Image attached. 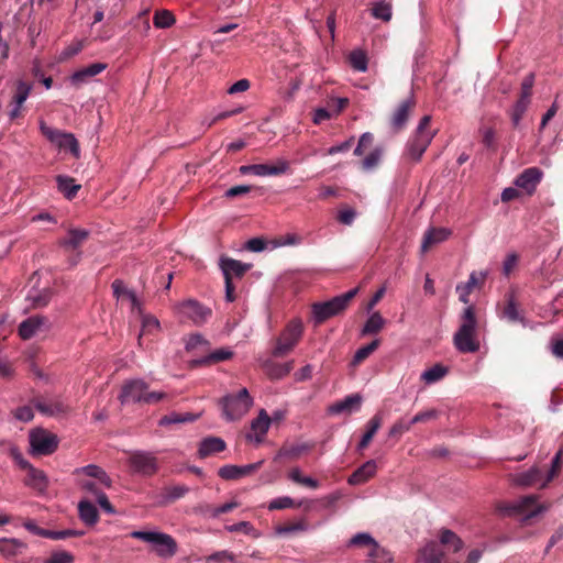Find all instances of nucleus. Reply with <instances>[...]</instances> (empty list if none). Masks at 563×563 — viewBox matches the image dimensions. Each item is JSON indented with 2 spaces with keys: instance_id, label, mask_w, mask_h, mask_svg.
Returning <instances> with one entry per match:
<instances>
[{
  "instance_id": "nucleus-1",
  "label": "nucleus",
  "mask_w": 563,
  "mask_h": 563,
  "mask_svg": "<svg viewBox=\"0 0 563 563\" xmlns=\"http://www.w3.org/2000/svg\"><path fill=\"white\" fill-rule=\"evenodd\" d=\"M478 322L475 307H466L460 318V327L453 335V344L461 353H476L479 347L477 338Z\"/></svg>"
},
{
  "instance_id": "nucleus-2",
  "label": "nucleus",
  "mask_w": 563,
  "mask_h": 563,
  "mask_svg": "<svg viewBox=\"0 0 563 563\" xmlns=\"http://www.w3.org/2000/svg\"><path fill=\"white\" fill-rule=\"evenodd\" d=\"M550 505L539 504L537 495H527L514 503H500L497 509L509 517L523 516L522 521L528 522L530 519L547 511Z\"/></svg>"
},
{
  "instance_id": "nucleus-3",
  "label": "nucleus",
  "mask_w": 563,
  "mask_h": 563,
  "mask_svg": "<svg viewBox=\"0 0 563 563\" xmlns=\"http://www.w3.org/2000/svg\"><path fill=\"white\" fill-rule=\"evenodd\" d=\"M357 291L358 288H354L328 301L314 302L312 305V313L316 323H323L328 319L343 312L347 308L352 299L356 296Z\"/></svg>"
},
{
  "instance_id": "nucleus-4",
  "label": "nucleus",
  "mask_w": 563,
  "mask_h": 563,
  "mask_svg": "<svg viewBox=\"0 0 563 563\" xmlns=\"http://www.w3.org/2000/svg\"><path fill=\"white\" fill-rule=\"evenodd\" d=\"M222 409V416L228 421L241 419L252 407L253 399L246 388H242L238 394H229L219 400Z\"/></svg>"
},
{
  "instance_id": "nucleus-5",
  "label": "nucleus",
  "mask_w": 563,
  "mask_h": 563,
  "mask_svg": "<svg viewBox=\"0 0 563 563\" xmlns=\"http://www.w3.org/2000/svg\"><path fill=\"white\" fill-rule=\"evenodd\" d=\"M130 537L153 544L154 551L161 558H172L177 552V542L167 533L155 531H132Z\"/></svg>"
},
{
  "instance_id": "nucleus-6",
  "label": "nucleus",
  "mask_w": 563,
  "mask_h": 563,
  "mask_svg": "<svg viewBox=\"0 0 563 563\" xmlns=\"http://www.w3.org/2000/svg\"><path fill=\"white\" fill-rule=\"evenodd\" d=\"M303 327L300 320H291L276 340L273 356L283 357L290 353L301 339Z\"/></svg>"
},
{
  "instance_id": "nucleus-7",
  "label": "nucleus",
  "mask_w": 563,
  "mask_h": 563,
  "mask_svg": "<svg viewBox=\"0 0 563 563\" xmlns=\"http://www.w3.org/2000/svg\"><path fill=\"white\" fill-rule=\"evenodd\" d=\"M30 444L33 453L49 455L57 450L58 439L54 433L45 429H35L30 433Z\"/></svg>"
},
{
  "instance_id": "nucleus-8",
  "label": "nucleus",
  "mask_w": 563,
  "mask_h": 563,
  "mask_svg": "<svg viewBox=\"0 0 563 563\" xmlns=\"http://www.w3.org/2000/svg\"><path fill=\"white\" fill-rule=\"evenodd\" d=\"M89 231L85 229H69L67 234L58 241L59 246L65 249V251L76 252L75 255L69 257V263L71 266L77 265L80 260L81 252L79 249L84 245V243L89 238Z\"/></svg>"
},
{
  "instance_id": "nucleus-9",
  "label": "nucleus",
  "mask_w": 563,
  "mask_h": 563,
  "mask_svg": "<svg viewBox=\"0 0 563 563\" xmlns=\"http://www.w3.org/2000/svg\"><path fill=\"white\" fill-rule=\"evenodd\" d=\"M177 309L183 318L189 319L197 325L205 323L212 314L210 308L194 299H188L179 303Z\"/></svg>"
},
{
  "instance_id": "nucleus-10",
  "label": "nucleus",
  "mask_w": 563,
  "mask_h": 563,
  "mask_svg": "<svg viewBox=\"0 0 563 563\" xmlns=\"http://www.w3.org/2000/svg\"><path fill=\"white\" fill-rule=\"evenodd\" d=\"M52 328L51 320L41 314L31 316L19 325V335L23 340H30L38 333H46Z\"/></svg>"
},
{
  "instance_id": "nucleus-11",
  "label": "nucleus",
  "mask_w": 563,
  "mask_h": 563,
  "mask_svg": "<svg viewBox=\"0 0 563 563\" xmlns=\"http://www.w3.org/2000/svg\"><path fill=\"white\" fill-rule=\"evenodd\" d=\"M129 463L134 472L144 476H152L158 471L157 459L148 452H133L130 455Z\"/></svg>"
},
{
  "instance_id": "nucleus-12",
  "label": "nucleus",
  "mask_w": 563,
  "mask_h": 563,
  "mask_svg": "<svg viewBox=\"0 0 563 563\" xmlns=\"http://www.w3.org/2000/svg\"><path fill=\"white\" fill-rule=\"evenodd\" d=\"M31 405L44 416L54 417L66 413L69 408L59 398L48 399L44 396H34Z\"/></svg>"
},
{
  "instance_id": "nucleus-13",
  "label": "nucleus",
  "mask_w": 563,
  "mask_h": 563,
  "mask_svg": "<svg viewBox=\"0 0 563 563\" xmlns=\"http://www.w3.org/2000/svg\"><path fill=\"white\" fill-rule=\"evenodd\" d=\"M148 385L142 379H133L123 384L119 400L121 404L143 402Z\"/></svg>"
},
{
  "instance_id": "nucleus-14",
  "label": "nucleus",
  "mask_w": 563,
  "mask_h": 563,
  "mask_svg": "<svg viewBox=\"0 0 563 563\" xmlns=\"http://www.w3.org/2000/svg\"><path fill=\"white\" fill-rule=\"evenodd\" d=\"M219 266L223 273L224 280L230 282H233L234 278H242L252 268V264L242 263L227 256L220 257Z\"/></svg>"
},
{
  "instance_id": "nucleus-15",
  "label": "nucleus",
  "mask_w": 563,
  "mask_h": 563,
  "mask_svg": "<svg viewBox=\"0 0 563 563\" xmlns=\"http://www.w3.org/2000/svg\"><path fill=\"white\" fill-rule=\"evenodd\" d=\"M543 173L538 167L526 168L515 179V185L522 189L527 195L531 196L534 194L538 185L542 179Z\"/></svg>"
},
{
  "instance_id": "nucleus-16",
  "label": "nucleus",
  "mask_w": 563,
  "mask_h": 563,
  "mask_svg": "<svg viewBox=\"0 0 563 563\" xmlns=\"http://www.w3.org/2000/svg\"><path fill=\"white\" fill-rule=\"evenodd\" d=\"M415 106H416V101H415V98L411 96V97L407 98L406 100H404L396 108V110L394 111V113L391 114V118H390V125H391L393 130L399 131L406 125V123L409 119V115H410L411 111L413 110Z\"/></svg>"
},
{
  "instance_id": "nucleus-17",
  "label": "nucleus",
  "mask_w": 563,
  "mask_h": 563,
  "mask_svg": "<svg viewBox=\"0 0 563 563\" xmlns=\"http://www.w3.org/2000/svg\"><path fill=\"white\" fill-rule=\"evenodd\" d=\"M19 464L22 468L27 471L26 477L24 479L25 485L38 492H44L47 487V478L44 472L33 467L25 460H21Z\"/></svg>"
},
{
  "instance_id": "nucleus-18",
  "label": "nucleus",
  "mask_w": 563,
  "mask_h": 563,
  "mask_svg": "<svg viewBox=\"0 0 563 563\" xmlns=\"http://www.w3.org/2000/svg\"><path fill=\"white\" fill-rule=\"evenodd\" d=\"M262 464H263V461L243 465V466L224 465L219 468L218 475L221 478L227 479V481L238 479V478L250 475L253 472L257 471Z\"/></svg>"
},
{
  "instance_id": "nucleus-19",
  "label": "nucleus",
  "mask_w": 563,
  "mask_h": 563,
  "mask_svg": "<svg viewBox=\"0 0 563 563\" xmlns=\"http://www.w3.org/2000/svg\"><path fill=\"white\" fill-rule=\"evenodd\" d=\"M31 90L32 86L30 84L23 80H19L16 82V91L12 98V109L9 112V117L11 120H14L20 115L21 108L24 101L27 99Z\"/></svg>"
},
{
  "instance_id": "nucleus-20",
  "label": "nucleus",
  "mask_w": 563,
  "mask_h": 563,
  "mask_svg": "<svg viewBox=\"0 0 563 563\" xmlns=\"http://www.w3.org/2000/svg\"><path fill=\"white\" fill-rule=\"evenodd\" d=\"M451 234V230L446 228H430L423 235L421 252H428L432 246L448 240Z\"/></svg>"
},
{
  "instance_id": "nucleus-21",
  "label": "nucleus",
  "mask_w": 563,
  "mask_h": 563,
  "mask_svg": "<svg viewBox=\"0 0 563 563\" xmlns=\"http://www.w3.org/2000/svg\"><path fill=\"white\" fill-rule=\"evenodd\" d=\"M289 169V162L277 159L273 163L254 164L255 176H279L286 174Z\"/></svg>"
},
{
  "instance_id": "nucleus-22",
  "label": "nucleus",
  "mask_w": 563,
  "mask_h": 563,
  "mask_svg": "<svg viewBox=\"0 0 563 563\" xmlns=\"http://www.w3.org/2000/svg\"><path fill=\"white\" fill-rule=\"evenodd\" d=\"M376 462L374 460H369L350 475V477L347 478V483L350 485L364 484L376 474Z\"/></svg>"
},
{
  "instance_id": "nucleus-23",
  "label": "nucleus",
  "mask_w": 563,
  "mask_h": 563,
  "mask_svg": "<svg viewBox=\"0 0 563 563\" xmlns=\"http://www.w3.org/2000/svg\"><path fill=\"white\" fill-rule=\"evenodd\" d=\"M362 397L358 394H352L346 396L343 400L336 401L329 407V412L332 415H339L342 412H351L357 410L361 407Z\"/></svg>"
},
{
  "instance_id": "nucleus-24",
  "label": "nucleus",
  "mask_w": 563,
  "mask_h": 563,
  "mask_svg": "<svg viewBox=\"0 0 563 563\" xmlns=\"http://www.w3.org/2000/svg\"><path fill=\"white\" fill-rule=\"evenodd\" d=\"M189 492V487L186 485L167 486L163 488L161 493L159 506H167L174 501L183 498Z\"/></svg>"
},
{
  "instance_id": "nucleus-25",
  "label": "nucleus",
  "mask_w": 563,
  "mask_h": 563,
  "mask_svg": "<svg viewBox=\"0 0 563 563\" xmlns=\"http://www.w3.org/2000/svg\"><path fill=\"white\" fill-rule=\"evenodd\" d=\"M352 545L358 547H369L368 558L375 560L379 556V553L384 550L378 545V543L368 534V533H357L351 539Z\"/></svg>"
},
{
  "instance_id": "nucleus-26",
  "label": "nucleus",
  "mask_w": 563,
  "mask_h": 563,
  "mask_svg": "<svg viewBox=\"0 0 563 563\" xmlns=\"http://www.w3.org/2000/svg\"><path fill=\"white\" fill-rule=\"evenodd\" d=\"M225 449V442L217 437H209L201 441L198 454L205 459L211 454L222 452Z\"/></svg>"
},
{
  "instance_id": "nucleus-27",
  "label": "nucleus",
  "mask_w": 563,
  "mask_h": 563,
  "mask_svg": "<svg viewBox=\"0 0 563 563\" xmlns=\"http://www.w3.org/2000/svg\"><path fill=\"white\" fill-rule=\"evenodd\" d=\"M263 368L271 379H280L290 373L292 362L280 364L267 360L264 362Z\"/></svg>"
},
{
  "instance_id": "nucleus-28",
  "label": "nucleus",
  "mask_w": 563,
  "mask_h": 563,
  "mask_svg": "<svg viewBox=\"0 0 563 563\" xmlns=\"http://www.w3.org/2000/svg\"><path fill=\"white\" fill-rule=\"evenodd\" d=\"M232 356H233V352L230 351L229 349H219V350H216V351L209 353L208 355H206L201 358L194 360L191 362V364L195 367L210 365V364H216L219 362L230 360Z\"/></svg>"
},
{
  "instance_id": "nucleus-29",
  "label": "nucleus",
  "mask_w": 563,
  "mask_h": 563,
  "mask_svg": "<svg viewBox=\"0 0 563 563\" xmlns=\"http://www.w3.org/2000/svg\"><path fill=\"white\" fill-rule=\"evenodd\" d=\"M107 67L106 64L102 63H95L89 65L88 67H85L82 69H79L73 74L70 77V80L74 85L79 86L82 82L87 80V78L93 77L98 74H100L102 70H104Z\"/></svg>"
},
{
  "instance_id": "nucleus-30",
  "label": "nucleus",
  "mask_w": 563,
  "mask_h": 563,
  "mask_svg": "<svg viewBox=\"0 0 563 563\" xmlns=\"http://www.w3.org/2000/svg\"><path fill=\"white\" fill-rule=\"evenodd\" d=\"M382 423H383V418H382L380 413H376L374 417H372L369 419V421L367 422V430L363 434V437L357 445L358 451H363L364 449H366L368 446V444L373 440L374 435L382 427Z\"/></svg>"
},
{
  "instance_id": "nucleus-31",
  "label": "nucleus",
  "mask_w": 563,
  "mask_h": 563,
  "mask_svg": "<svg viewBox=\"0 0 563 563\" xmlns=\"http://www.w3.org/2000/svg\"><path fill=\"white\" fill-rule=\"evenodd\" d=\"M542 479V473L539 467L533 466L527 472L516 475L515 483L518 486L530 487L539 484Z\"/></svg>"
},
{
  "instance_id": "nucleus-32",
  "label": "nucleus",
  "mask_w": 563,
  "mask_h": 563,
  "mask_svg": "<svg viewBox=\"0 0 563 563\" xmlns=\"http://www.w3.org/2000/svg\"><path fill=\"white\" fill-rule=\"evenodd\" d=\"M76 472L78 474H85V475H87L90 478L97 479L99 484H101V485H103L106 487H110L111 486L112 482H111L110 477L98 465L90 464V465L84 466L81 468H78Z\"/></svg>"
},
{
  "instance_id": "nucleus-33",
  "label": "nucleus",
  "mask_w": 563,
  "mask_h": 563,
  "mask_svg": "<svg viewBox=\"0 0 563 563\" xmlns=\"http://www.w3.org/2000/svg\"><path fill=\"white\" fill-rule=\"evenodd\" d=\"M79 518L89 526L97 523L99 514L96 506L89 500H81L78 505Z\"/></svg>"
},
{
  "instance_id": "nucleus-34",
  "label": "nucleus",
  "mask_w": 563,
  "mask_h": 563,
  "mask_svg": "<svg viewBox=\"0 0 563 563\" xmlns=\"http://www.w3.org/2000/svg\"><path fill=\"white\" fill-rule=\"evenodd\" d=\"M26 544L18 539H2L0 541V553L9 559L20 554Z\"/></svg>"
},
{
  "instance_id": "nucleus-35",
  "label": "nucleus",
  "mask_w": 563,
  "mask_h": 563,
  "mask_svg": "<svg viewBox=\"0 0 563 563\" xmlns=\"http://www.w3.org/2000/svg\"><path fill=\"white\" fill-rule=\"evenodd\" d=\"M57 188L58 190L67 198L73 199L76 197L78 190L81 188L80 185L75 183L74 178L67 176H57L56 177Z\"/></svg>"
},
{
  "instance_id": "nucleus-36",
  "label": "nucleus",
  "mask_w": 563,
  "mask_h": 563,
  "mask_svg": "<svg viewBox=\"0 0 563 563\" xmlns=\"http://www.w3.org/2000/svg\"><path fill=\"white\" fill-rule=\"evenodd\" d=\"M440 542L443 545H451L454 553L460 552L464 548L463 540L452 530L443 528L439 533Z\"/></svg>"
},
{
  "instance_id": "nucleus-37",
  "label": "nucleus",
  "mask_w": 563,
  "mask_h": 563,
  "mask_svg": "<svg viewBox=\"0 0 563 563\" xmlns=\"http://www.w3.org/2000/svg\"><path fill=\"white\" fill-rule=\"evenodd\" d=\"M443 556V551L434 542H431L421 550L420 563H441Z\"/></svg>"
},
{
  "instance_id": "nucleus-38",
  "label": "nucleus",
  "mask_w": 563,
  "mask_h": 563,
  "mask_svg": "<svg viewBox=\"0 0 563 563\" xmlns=\"http://www.w3.org/2000/svg\"><path fill=\"white\" fill-rule=\"evenodd\" d=\"M40 129L44 137L48 141H77L74 134L65 133L52 126H48L44 121L40 122Z\"/></svg>"
},
{
  "instance_id": "nucleus-39",
  "label": "nucleus",
  "mask_w": 563,
  "mask_h": 563,
  "mask_svg": "<svg viewBox=\"0 0 563 563\" xmlns=\"http://www.w3.org/2000/svg\"><path fill=\"white\" fill-rule=\"evenodd\" d=\"M271 418L267 412L262 409L256 419L252 421L251 428L256 433L257 441L264 437L269 428Z\"/></svg>"
},
{
  "instance_id": "nucleus-40",
  "label": "nucleus",
  "mask_w": 563,
  "mask_h": 563,
  "mask_svg": "<svg viewBox=\"0 0 563 563\" xmlns=\"http://www.w3.org/2000/svg\"><path fill=\"white\" fill-rule=\"evenodd\" d=\"M501 316H503V318L507 319L509 322H518V321L522 322L523 321V318L519 313L514 295L507 296L506 303L503 308Z\"/></svg>"
},
{
  "instance_id": "nucleus-41",
  "label": "nucleus",
  "mask_w": 563,
  "mask_h": 563,
  "mask_svg": "<svg viewBox=\"0 0 563 563\" xmlns=\"http://www.w3.org/2000/svg\"><path fill=\"white\" fill-rule=\"evenodd\" d=\"M431 117L424 115L416 130V135L420 141H431L437 135V130L430 128Z\"/></svg>"
},
{
  "instance_id": "nucleus-42",
  "label": "nucleus",
  "mask_w": 563,
  "mask_h": 563,
  "mask_svg": "<svg viewBox=\"0 0 563 563\" xmlns=\"http://www.w3.org/2000/svg\"><path fill=\"white\" fill-rule=\"evenodd\" d=\"M448 374V368L441 364H435L431 368L424 371L421 375V379L427 384H433L439 382Z\"/></svg>"
},
{
  "instance_id": "nucleus-43",
  "label": "nucleus",
  "mask_w": 563,
  "mask_h": 563,
  "mask_svg": "<svg viewBox=\"0 0 563 563\" xmlns=\"http://www.w3.org/2000/svg\"><path fill=\"white\" fill-rule=\"evenodd\" d=\"M384 325V319L378 312H374L366 321L363 327V334H375L382 330Z\"/></svg>"
},
{
  "instance_id": "nucleus-44",
  "label": "nucleus",
  "mask_w": 563,
  "mask_h": 563,
  "mask_svg": "<svg viewBox=\"0 0 563 563\" xmlns=\"http://www.w3.org/2000/svg\"><path fill=\"white\" fill-rule=\"evenodd\" d=\"M378 345H379V341L374 340L371 343H368L367 345L360 347L354 354L352 364L358 365L362 362H364L374 351L377 350Z\"/></svg>"
},
{
  "instance_id": "nucleus-45",
  "label": "nucleus",
  "mask_w": 563,
  "mask_h": 563,
  "mask_svg": "<svg viewBox=\"0 0 563 563\" xmlns=\"http://www.w3.org/2000/svg\"><path fill=\"white\" fill-rule=\"evenodd\" d=\"M372 15L385 22L391 19V4L385 1L377 2L372 8Z\"/></svg>"
},
{
  "instance_id": "nucleus-46",
  "label": "nucleus",
  "mask_w": 563,
  "mask_h": 563,
  "mask_svg": "<svg viewBox=\"0 0 563 563\" xmlns=\"http://www.w3.org/2000/svg\"><path fill=\"white\" fill-rule=\"evenodd\" d=\"M351 66L357 71H365L367 69V56L363 51H353L350 56Z\"/></svg>"
},
{
  "instance_id": "nucleus-47",
  "label": "nucleus",
  "mask_w": 563,
  "mask_h": 563,
  "mask_svg": "<svg viewBox=\"0 0 563 563\" xmlns=\"http://www.w3.org/2000/svg\"><path fill=\"white\" fill-rule=\"evenodd\" d=\"M530 101L519 98L511 111V121L515 128L519 126L520 120L527 111Z\"/></svg>"
},
{
  "instance_id": "nucleus-48",
  "label": "nucleus",
  "mask_w": 563,
  "mask_h": 563,
  "mask_svg": "<svg viewBox=\"0 0 563 563\" xmlns=\"http://www.w3.org/2000/svg\"><path fill=\"white\" fill-rule=\"evenodd\" d=\"M175 23V18L167 10L157 11L154 15V25L158 29H166Z\"/></svg>"
},
{
  "instance_id": "nucleus-49",
  "label": "nucleus",
  "mask_w": 563,
  "mask_h": 563,
  "mask_svg": "<svg viewBox=\"0 0 563 563\" xmlns=\"http://www.w3.org/2000/svg\"><path fill=\"white\" fill-rule=\"evenodd\" d=\"M194 420H195V416H192L191 413L183 415V413L172 412V413L166 415L159 419V426H168L172 423L188 422V421H194Z\"/></svg>"
},
{
  "instance_id": "nucleus-50",
  "label": "nucleus",
  "mask_w": 563,
  "mask_h": 563,
  "mask_svg": "<svg viewBox=\"0 0 563 563\" xmlns=\"http://www.w3.org/2000/svg\"><path fill=\"white\" fill-rule=\"evenodd\" d=\"M383 151L379 147H376L367 153L365 158L362 162V167L364 170H371L375 168L382 157Z\"/></svg>"
},
{
  "instance_id": "nucleus-51",
  "label": "nucleus",
  "mask_w": 563,
  "mask_h": 563,
  "mask_svg": "<svg viewBox=\"0 0 563 563\" xmlns=\"http://www.w3.org/2000/svg\"><path fill=\"white\" fill-rule=\"evenodd\" d=\"M82 531L73 530V529H66L60 531H54V530H45L44 538L52 539V540H63L67 538L73 537H80L82 536Z\"/></svg>"
},
{
  "instance_id": "nucleus-52",
  "label": "nucleus",
  "mask_w": 563,
  "mask_h": 563,
  "mask_svg": "<svg viewBox=\"0 0 563 563\" xmlns=\"http://www.w3.org/2000/svg\"><path fill=\"white\" fill-rule=\"evenodd\" d=\"M411 427V420L406 422L404 419H399L389 429L388 437L398 440L405 432H408Z\"/></svg>"
},
{
  "instance_id": "nucleus-53",
  "label": "nucleus",
  "mask_w": 563,
  "mask_h": 563,
  "mask_svg": "<svg viewBox=\"0 0 563 563\" xmlns=\"http://www.w3.org/2000/svg\"><path fill=\"white\" fill-rule=\"evenodd\" d=\"M239 507L238 501H230L225 503L219 507H212L210 505L206 506V514H208L210 517L217 518L222 514H227L232 511L233 509Z\"/></svg>"
},
{
  "instance_id": "nucleus-54",
  "label": "nucleus",
  "mask_w": 563,
  "mask_h": 563,
  "mask_svg": "<svg viewBox=\"0 0 563 563\" xmlns=\"http://www.w3.org/2000/svg\"><path fill=\"white\" fill-rule=\"evenodd\" d=\"M227 530L230 532H242L244 534L252 536L253 538L258 537V533L256 532L255 528L249 521H240L238 523L228 526Z\"/></svg>"
},
{
  "instance_id": "nucleus-55",
  "label": "nucleus",
  "mask_w": 563,
  "mask_h": 563,
  "mask_svg": "<svg viewBox=\"0 0 563 563\" xmlns=\"http://www.w3.org/2000/svg\"><path fill=\"white\" fill-rule=\"evenodd\" d=\"M301 503L296 504L295 500L288 496L278 497L273 499L269 505V510H279V509H286V508H292V507H299Z\"/></svg>"
},
{
  "instance_id": "nucleus-56",
  "label": "nucleus",
  "mask_w": 563,
  "mask_h": 563,
  "mask_svg": "<svg viewBox=\"0 0 563 563\" xmlns=\"http://www.w3.org/2000/svg\"><path fill=\"white\" fill-rule=\"evenodd\" d=\"M307 529V522L299 520L296 522H287L283 526L277 527L276 531L278 534H288L297 531H305Z\"/></svg>"
},
{
  "instance_id": "nucleus-57",
  "label": "nucleus",
  "mask_w": 563,
  "mask_h": 563,
  "mask_svg": "<svg viewBox=\"0 0 563 563\" xmlns=\"http://www.w3.org/2000/svg\"><path fill=\"white\" fill-rule=\"evenodd\" d=\"M75 558L67 551L53 552L44 563H74Z\"/></svg>"
},
{
  "instance_id": "nucleus-58",
  "label": "nucleus",
  "mask_w": 563,
  "mask_h": 563,
  "mask_svg": "<svg viewBox=\"0 0 563 563\" xmlns=\"http://www.w3.org/2000/svg\"><path fill=\"white\" fill-rule=\"evenodd\" d=\"M533 84H534V74L530 73L523 78V80L521 82V93H520L521 99L530 101Z\"/></svg>"
},
{
  "instance_id": "nucleus-59",
  "label": "nucleus",
  "mask_w": 563,
  "mask_h": 563,
  "mask_svg": "<svg viewBox=\"0 0 563 563\" xmlns=\"http://www.w3.org/2000/svg\"><path fill=\"white\" fill-rule=\"evenodd\" d=\"M561 460L562 456L556 453L552 460L551 468L548 473L547 479L540 485V487H545L548 483H550L554 477L558 476V474L561 471Z\"/></svg>"
},
{
  "instance_id": "nucleus-60",
  "label": "nucleus",
  "mask_w": 563,
  "mask_h": 563,
  "mask_svg": "<svg viewBox=\"0 0 563 563\" xmlns=\"http://www.w3.org/2000/svg\"><path fill=\"white\" fill-rule=\"evenodd\" d=\"M84 47V44L81 41L74 42L70 45H68L66 48L63 49V52L59 55V60L64 62L75 55H77Z\"/></svg>"
},
{
  "instance_id": "nucleus-61",
  "label": "nucleus",
  "mask_w": 563,
  "mask_h": 563,
  "mask_svg": "<svg viewBox=\"0 0 563 563\" xmlns=\"http://www.w3.org/2000/svg\"><path fill=\"white\" fill-rule=\"evenodd\" d=\"M438 416H439V411L437 409H430V410L421 411V412L417 413L411 419V423L416 424V423L428 422V421H431L433 419H437Z\"/></svg>"
},
{
  "instance_id": "nucleus-62",
  "label": "nucleus",
  "mask_w": 563,
  "mask_h": 563,
  "mask_svg": "<svg viewBox=\"0 0 563 563\" xmlns=\"http://www.w3.org/2000/svg\"><path fill=\"white\" fill-rule=\"evenodd\" d=\"M13 416L15 419L23 422H29L34 418L33 409L31 406H22L16 408L13 411Z\"/></svg>"
},
{
  "instance_id": "nucleus-63",
  "label": "nucleus",
  "mask_w": 563,
  "mask_h": 563,
  "mask_svg": "<svg viewBox=\"0 0 563 563\" xmlns=\"http://www.w3.org/2000/svg\"><path fill=\"white\" fill-rule=\"evenodd\" d=\"M427 150V143H410L407 148V154L413 161H419Z\"/></svg>"
},
{
  "instance_id": "nucleus-64",
  "label": "nucleus",
  "mask_w": 563,
  "mask_h": 563,
  "mask_svg": "<svg viewBox=\"0 0 563 563\" xmlns=\"http://www.w3.org/2000/svg\"><path fill=\"white\" fill-rule=\"evenodd\" d=\"M356 217V212L352 208L341 209L338 213V221L345 225H351Z\"/></svg>"
}]
</instances>
